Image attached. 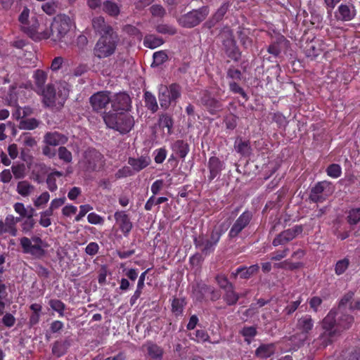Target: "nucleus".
<instances>
[{"label": "nucleus", "mask_w": 360, "mask_h": 360, "mask_svg": "<svg viewBox=\"0 0 360 360\" xmlns=\"http://www.w3.org/2000/svg\"><path fill=\"white\" fill-rule=\"evenodd\" d=\"M63 176V173L58 171H55L49 174L46 179L47 187L50 191L53 192L57 190L58 186L56 184V179L60 178Z\"/></svg>", "instance_id": "nucleus-30"}, {"label": "nucleus", "mask_w": 360, "mask_h": 360, "mask_svg": "<svg viewBox=\"0 0 360 360\" xmlns=\"http://www.w3.org/2000/svg\"><path fill=\"white\" fill-rule=\"evenodd\" d=\"M349 264V260L344 258L337 262L335 266V272L337 275H341L347 270Z\"/></svg>", "instance_id": "nucleus-45"}, {"label": "nucleus", "mask_w": 360, "mask_h": 360, "mask_svg": "<svg viewBox=\"0 0 360 360\" xmlns=\"http://www.w3.org/2000/svg\"><path fill=\"white\" fill-rule=\"evenodd\" d=\"M195 245L204 253L207 254L214 250L215 244H212L208 238L200 237L195 239Z\"/></svg>", "instance_id": "nucleus-25"}, {"label": "nucleus", "mask_w": 360, "mask_h": 360, "mask_svg": "<svg viewBox=\"0 0 360 360\" xmlns=\"http://www.w3.org/2000/svg\"><path fill=\"white\" fill-rule=\"evenodd\" d=\"M259 270V266L257 264L252 265L249 267H239L236 269L235 273H232L234 276L239 275L242 278H248L252 275L257 272Z\"/></svg>", "instance_id": "nucleus-26"}, {"label": "nucleus", "mask_w": 360, "mask_h": 360, "mask_svg": "<svg viewBox=\"0 0 360 360\" xmlns=\"http://www.w3.org/2000/svg\"><path fill=\"white\" fill-rule=\"evenodd\" d=\"M172 148L174 152L179 154V155L182 158H184L189 151L188 145L181 140L175 141L173 143Z\"/></svg>", "instance_id": "nucleus-29"}, {"label": "nucleus", "mask_w": 360, "mask_h": 360, "mask_svg": "<svg viewBox=\"0 0 360 360\" xmlns=\"http://www.w3.org/2000/svg\"><path fill=\"white\" fill-rule=\"evenodd\" d=\"M70 93V87L65 82L48 85L42 91L43 102L48 107L63 105Z\"/></svg>", "instance_id": "nucleus-3"}, {"label": "nucleus", "mask_w": 360, "mask_h": 360, "mask_svg": "<svg viewBox=\"0 0 360 360\" xmlns=\"http://www.w3.org/2000/svg\"><path fill=\"white\" fill-rule=\"evenodd\" d=\"M34 82L39 89H41L46 80V74L40 70H37L34 74Z\"/></svg>", "instance_id": "nucleus-46"}, {"label": "nucleus", "mask_w": 360, "mask_h": 360, "mask_svg": "<svg viewBox=\"0 0 360 360\" xmlns=\"http://www.w3.org/2000/svg\"><path fill=\"white\" fill-rule=\"evenodd\" d=\"M144 97L147 108L153 112H155L158 108L155 96L150 92L147 91L145 93Z\"/></svg>", "instance_id": "nucleus-38"}, {"label": "nucleus", "mask_w": 360, "mask_h": 360, "mask_svg": "<svg viewBox=\"0 0 360 360\" xmlns=\"http://www.w3.org/2000/svg\"><path fill=\"white\" fill-rule=\"evenodd\" d=\"M223 39V44L226 53L229 56L234 60H237L240 56L238 47L236 46V41L233 38L232 33L229 31L224 32L221 34Z\"/></svg>", "instance_id": "nucleus-13"}, {"label": "nucleus", "mask_w": 360, "mask_h": 360, "mask_svg": "<svg viewBox=\"0 0 360 360\" xmlns=\"http://www.w3.org/2000/svg\"><path fill=\"white\" fill-rule=\"evenodd\" d=\"M79 214L75 217L76 221H79L93 207L89 205H83L79 207Z\"/></svg>", "instance_id": "nucleus-62"}, {"label": "nucleus", "mask_w": 360, "mask_h": 360, "mask_svg": "<svg viewBox=\"0 0 360 360\" xmlns=\"http://www.w3.org/2000/svg\"><path fill=\"white\" fill-rule=\"evenodd\" d=\"M103 10L112 16H117L120 12V6L110 1H107L103 4Z\"/></svg>", "instance_id": "nucleus-36"}, {"label": "nucleus", "mask_w": 360, "mask_h": 360, "mask_svg": "<svg viewBox=\"0 0 360 360\" xmlns=\"http://www.w3.org/2000/svg\"><path fill=\"white\" fill-rule=\"evenodd\" d=\"M114 218L119 229L125 236H128L132 229V223L128 214L124 211H117L114 214Z\"/></svg>", "instance_id": "nucleus-15"}, {"label": "nucleus", "mask_w": 360, "mask_h": 360, "mask_svg": "<svg viewBox=\"0 0 360 360\" xmlns=\"http://www.w3.org/2000/svg\"><path fill=\"white\" fill-rule=\"evenodd\" d=\"M68 141V138L57 132H48L45 134L44 142L46 145H50L52 146H57L59 145L65 144Z\"/></svg>", "instance_id": "nucleus-21"}, {"label": "nucleus", "mask_w": 360, "mask_h": 360, "mask_svg": "<svg viewBox=\"0 0 360 360\" xmlns=\"http://www.w3.org/2000/svg\"><path fill=\"white\" fill-rule=\"evenodd\" d=\"M33 189V186L26 181H20L17 185L18 193L24 197L28 196Z\"/></svg>", "instance_id": "nucleus-35"}, {"label": "nucleus", "mask_w": 360, "mask_h": 360, "mask_svg": "<svg viewBox=\"0 0 360 360\" xmlns=\"http://www.w3.org/2000/svg\"><path fill=\"white\" fill-rule=\"evenodd\" d=\"M156 30L158 32L163 34L174 35L176 33V29L168 24H160L157 26Z\"/></svg>", "instance_id": "nucleus-43"}, {"label": "nucleus", "mask_w": 360, "mask_h": 360, "mask_svg": "<svg viewBox=\"0 0 360 360\" xmlns=\"http://www.w3.org/2000/svg\"><path fill=\"white\" fill-rule=\"evenodd\" d=\"M58 155L59 159L64 162L70 163L72 161V153L65 147L60 146L58 150Z\"/></svg>", "instance_id": "nucleus-48"}, {"label": "nucleus", "mask_w": 360, "mask_h": 360, "mask_svg": "<svg viewBox=\"0 0 360 360\" xmlns=\"http://www.w3.org/2000/svg\"><path fill=\"white\" fill-rule=\"evenodd\" d=\"M133 172L131 169L129 167L125 166L122 168L120 169L116 173H115V177L117 179H121L127 176H129L132 175Z\"/></svg>", "instance_id": "nucleus-59"}, {"label": "nucleus", "mask_w": 360, "mask_h": 360, "mask_svg": "<svg viewBox=\"0 0 360 360\" xmlns=\"http://www.w3.org/2000/svg\"><path fill=\"white\" fill-rule=\"evenodd\" d=\"M20 242L25 253L30 254L35 257L43 255V242L39 237L34 236L32 238L22 237L20 238Z\"/></svg>", "instance_id": "nucleus-9"}, {"label": "nucleus", "mask_w": 360, "mask_h": 360, "mask_svg": "<svg viewBox=\"0 0 360 360\" xmlns=\"http://www.w3.org/2000/svg\"><path fill=\"white\" fill-rule=\"evenodd\" d=\"M92 25L96 32L103 34H106V31L108 29H112L105 23L104 18L102 17L94 18Z\"/></svg>", "instance_id": "nucleus-34"}, {"label": "nucleus", "mask_w": 360, "mask_h": 360, "mask_svg": "<svg viewBox=\"0 0 360 360\" xmlns=\"http://www.w3.org/2000/svg\"><path fill=\"white\" fill-rule=\"evenodd\" d=\"M208 13L209 11L207 7H202L181 16L178 19V22L182 27L188 28L193 27L205 20Z\"/></svg>", "instance_id": "nucleus-8"}, {"label": "nucleus", "mask_w": 360, "mask_h": 360, "mask_svg": "<svg viewBox=\"0 0 360 360\" xmlns=\"http://www.w3.org/2000/svg\"><path fill=\"white\" fill-rule=\"evenodd\" d=\"M222 167L223 164L218 158L211 157L208 161V168L210 170L209 180L212 181L217 177L220 174Z\"/></svg>", "instance_id": "nucleus-23"}, {"label": "nucleus", "mask_w": 360, "mask_h": 360, "mask_svg": "<svg viewBox=\"0 0 360 360\" xmlns=\"http://www.w3.org/2000/svg\"><path fill=\"white\" fill-rule=\"evenodd\" d=\"M181 91L179 85L172 84L169 86L161 84L159 87L158 98L160 106L167 109L171 104L176 103L181 96Z\"/></svg>", "instance_id": "nucleus-7"}, {"label": "nucleus", "mask_w": 360, "mask_h": 360, "mask_svg": "<svg viewBox=\"0 0 360 360\" xmlns=\"http://www.w3.org/2000/svg\"><path fill=\"white\" fill-rule=\"evenodd\" d=\"M103 118L108 127L121 134H127L130 131L134 124V117L129 112H108L103 116Z\"/></svg>", "instance_id": "nucleus-4"}, {"label": "nucleus", "mask_w": 360, "mask_h": 360, "mask_svg": "<svg viewBox=\"0 0 360 360\" xmlns=\"http://www.w3.org/2000/svg\"><path fill=\"white\" fill-rule=\"evenodd\" d=\"M328 186V184L326 181L318 183L312 189L311 198L314 200H319L320 197L319 195L323 193Z\"/></svg>", "instance_id": "nucleus-39"}, {"label": "nucleus", "mask_w": 360, "mask_h": 360, "mask_svg": "<svg viewBox=\"0 0 360 360\" xmlns=\"http://www.w3.org/2000/svg\"><path fill=\"white\" fill-rule=\"evenodd\" d=\"M224 297L226 303L229 305L236 303L238 300V296L234 292L233 286L225 290V295Z\"/></svg>", "instance_id": "nucleus-42"}, {"label": "nucleus", "mask_w": 360, "mask_h": 360, "mask_svg": "<svg viewBox=\"0 0 360 360\" xmlns=\"http://www.w3.org/2000/svg\"><path fill=\"white\" fill-rule=\"evenodd\" d=\"M167 58V55L165 51H157L153 54V62L152 65L158 66L162 64Z\"/></svg>", "instance_id": "nucleus-52"}, {"label": "nucleus", "mask_w": 360, "mask_h": 360, "mask_svg": "<svg viewBox=\"0 0 360 360\" xmlns=\"http://www.w3.org/2000/svg\"><path fill=\"white\" fill-rule=\"evenodd\" d=\"M12 172L16 179L23 178L25 176V166L22 164L13 165L11 167Z\"/></svg>", "instance_id": "nucleus-54"}, {"label": "nucleus", "mask_w": 360, "mask_h": 360, "mask_svg": "<svg viewBox=\"0 0 360 360\" xmlns=\"http://www.w3.org/2000/svg\"><path fill=\"white\" fill-rule=\"evenodd\" d=\"M155 162L156 163H162L165 160L167 156V151L165 148H159L154 151Z\"/></svg>", "instance_id": "nucleus-57"}, {"label": "nucleus", "mask_w": 360, "mask_h": 360, "mask_svg": "<svg viewBox=\"0 0 360 360\" xmlns=\"http://www.w3.org/2000/svg\"><path fill=\"white\" fill-rule=\"evenodd\" d=\"M302 231V227L301 226H295L292 229H287L283 231L276 238L274 239L272 243L274 246L285 244L289 242L290 240H292L297 235L301 233Z\"/></svg>", "instance_id": "nucleus-14"}, {"label": "nucleus", "mask_w": 360, "mask_h": 360, "mask_svg": "<svg viewBox=\"0 0 360 360\" xmlns=\"http://www.w3.org/2000/svg\"><path fill=\"white\" fill-rule=\"evenodd\" d=\"M188 335L191 340L198 343L210 341L209 335L203 330H197L193 333H190Z\"/></svg>", "instance_id": "nucleus-32"}, {"label": "nucleus", "mask_w": 360, "mask_h": 360, "mask_svg": "<svg viewBox=\"0 0 360 360\" xmlns=\"http://www.w3.org/2000/svg\"><path fill=\"white\" fill-rule=\"evenodd\" d=\"M327 174L332 178H338L341 175L342 169L338 164H332L327 168Z\"/></svg>", "instance_id": "nucleus-51"}, {"label": "nucleus", "mask_w": 360, "mask_h": 360, "mask_svg": "<svg viewBox=\"0 0 360 360\" xmlns=\"http://www.w3.org/2000/svg\"><path fill=\"white\" fill-rule=\"evenodd\" d=\"M217 281L219 286L223 288L224 290L229 288V287H232L233 285L229 282L226 277L222 275L218 276L217 278Z\"/></svg>", "instance_id": "nucleus-63"}, {"label": "nucleus", "mask_w": 360, "mask_h": 360, "mask_svg": "<svg viewBox=\"0 0 360 360\" xmlns=\"http://www.w3.org/2000/svg\"><path fill=\"white\" fill-rule=\"evenodd\" d=\"M70 27V18L65 15H57L50 24L51 38L58 43L61 49H65L72 43Z\"/></svg>", "instance_id": "nucleus-2"}, {"label": "nucleus", "mask_w": 360, "mask_h": 360, "mask_svg": "<svg viewBox=\"0 0 360 360\" xmlns=\"http://www.w3.org/2000/svg\"><path fill=\"white\" fill-rule=\"evenodd\" d=\"M89 223L91 224H102L104 219L102 217L95 212H91L87 216Z\"/></svg>", "instance_id": "nucleus-56"}, {"label": "nucleus", "mask_w": 360, "mask_h": 360, "mask_svg": "<svg viewBox=\"0 0 360 360\" xmlns=\"http://www.w3.org/2000/svg\"><path fill=\"white\" fill-rule=\"evenodd\" d=\"M143 44L145 46L153 49L162 45L163 40L158 37L150 34L145 37Z\"/></svg>", "instance_id": "nucleus-33"}, {"label": "nucleus", "mask_w": 360, "mask_h": 360, "mask_svg": "<svg viewBox=\"0 0 360 360\" xmlns=\"http://www.w3.org/2000/svg\"><path fill=\"white\" fill-rule=\"evenodd\" d=\"M99 246L98 243L95 242L89 243L85 248V252L87 255L90 256H94L96 255L98 252Z\"/></svg>", "instance_id": "nucleus-60"}, {"label": "nucleus", "mask_w": 360, "mask_h": 360, "mask_svg": "<svg viewBox=\"0 0 360 360\" xmlns=\"http://www.w3.org/2000/svg\"><path fill=\"white\" fill-rule=\"evenodd\" d=\"M172 120L168 115H162L159 119V126L162 128L165 132V129L167 130V134L170 135L172 134Z\"/></svg>", "instance_id": "nucleus-37"}, {"label": "nucleus", "mask_w": 360, "mask_h": 360, "mask_svg": "<svg viewBox=\"0 0 360 360\" xmlns=\"http://www.w3.org/2000/svg\"><path fill=\"white\" fill-rule=\"evenodd\" d=\"M112 110L110 112H128L131 108V98L125 93H120L111 98Z\"/></svg>", "instance_id": "nucleus-11"}, {"label": "nucleus", "mask_w": 360, "mask_h": 360, "mask_svg": "<svg viewBox=\"0 0 360 360\" xmlns=\"http://www.w3.org/2000/svg\"><path fill=\"white\" fill-rule=\"evenodd\" d=\"M49 304L53 310L57 311L59 314L60 316H63L64 315L65 306L60 300L56 299L51 300Z\"/></svg>", "instance_id": "nucleus-44"}, {"label": "nucleus", "mask_w": 360, "mask_h": 360, "mask_svg": "<svg viewBox=\"0 0 360 360\" xmlns=\"http://www.w3.org/2000/svg\"><path fill=\"white\" fill-rule=\"evenodd\" d=\"M200 100L201 103L206 106L212 114L215 113L221 109V106L220 102L212 97L207 91H203Z\"/></svg>", "instance_id": "nucleus-20"}, {"label": "nucleus", "mask_w": 360, "mask_h": 360, "mask_svg": "<svg viewBox=\"0 0 360 360\" xmlns=\"http://www.w3.org/2000/svg\"><path fill=\"white\" fill-rule=\"evenodd\" d=\"M150 163V158L148 155L141 156L138 158H129L128 160V164L136 172L146 168Z\"/></svg>", "instance_id": "nucleus-24"}, {"label": "nucleus", "mask_w": 360, "mask_h": 360, "mask_svg": "<svg viewBox=\"0 0 360 360\" xmlns=\"http://www.w3.org/2000/svg\"><path fill=\"white\" fill-rule=\"evenodd\" d=\"M117 46V37L112 29L106 31L97 41L94 48V54L99 58L108 57L114 53Z\"/></svg>", "instance_id": "nucleus-6"}, {"label": "nucleus", "mask_w": 360, "mask_h": 360, "mask_svg": "<svg viewBox=\"0 0 360 360\" xmlns=\"http://www.w3.org/2000/svg\"><path fill=\"white\" fill-rule=\"evenodd\" d=\"M19 221L20 218L13 215H8L4 221L0 220V234L8 233L15 236L17 233L15 226Z\"/></svg>", "instance_id": "nucleus-16"}, {"label": "nucleus", "mask_w": 360, "mask_h": 360, "mask_svg": "<svg viewBox=\"0 0 360 360\" xmlns=\"http://www.w3.org/2000/svg\"><path fill=\"white\" fill-rule=\"evenodd\" d=\"M256 328L253 326L245 327L241 330V334L248 343H250V339L256 335Z\"/></svg>", "instance_id": "nucleus-53"}, {"label": "nucleus", "mask_w": 360, "mask_h": 360, "mask_svg": "<svg viewBox=\"0 0 360 360\" xmlns=\"http://www.w3.org/2000/svg\"><path fill=\"white\" fill-rule=\"evenodd\" d=\"M184 300L174 298L172 302V310L176 316L181 315L183 312Z\"/></svg>", "instance_id": "nucleus-47"}, {"label": "nucleus", "mask_w": 360, "mask_h": 360, "mask_svg": "<svg viewBox=\"0 0 360 360\" xmlns=\"http://www.w3.org/2000/svg\"><path fill=\"white\" fill-rule=\"evenodd\" d=\"M164 185V181L162 179H158L154 181L151 186V192L153 193V195L154 196L157 195L160 191Z\"/></svg>", "instance_id": "nucleus-64"}, {"label": "nucleus", "mask_w": 360, "mask_h": 360, "mask_svg": "<svg viewBox=\"0 0 360 360\" xmlns=\"http://www.w3.org/2000/svg\"><path fill=\"white\" fill-rule=\"evenodd\" d=\"M49 193L45 191L36 198V200L34 201V205L38 208L42 207L49 202Z\"/></svg>", "instance_id": "nucleus-50"}, {"label": "nucleus", "mask_w": 360, "mask_h": 360, "mask_svg": "<svg viewBox=\"0 0 360 360\" xmlns=\"http://www.w3.org/2000/svg\"><path fill=\"white\" fill-rule=\"evenodd\" d=\"M275 352L274 344H266L260 345L256 350V355L262 359H266L271 356Z\"/></svg>", "instance_id": "nucleus-27"}, {"label": "nucleus", "mask_w": 360, "mask_h": 360, "mask_svg": "<svg viewBox=\"0 0 360 360\" xmlns=\"http://www.w3.org/2000/svg\"><path fill=\"white\" fill-rule=\"evenodd\" d=\"M356 15L354 6L350 4H341L335 13V17L338 20L349 21Z\"/></svg>", "instance_id": "nucleus-18"}, {"label": "nucleus", "mask_w": 360, "mask_h": 360, "mask_svg": "<svg viewBox=\"0 0 360 360\" xmlns=\"http://www.w3.org/2000/svg\"><path fill=\"white\" fill-rule=\"evenodd\" d=\"M224 122L226 128L233 130L237 125V117L233 115H230L225 118Z\"/></svg>", "instance_id": "nucleus-61"}, {"label": "nucleus", "mask_w": 360, "mask_h": 360, "mask_svg": "<svg viewBox=\"0 0 360 360\" xmlns=\"http://www.w3.org/2000/svg\"><path fill=\"white\" fill-rule=\"evenodd\" d=\"M148 354L153 359H160L163 354L162 348L155 344L148 342L144 345Z\"/></svg>", "instance_id": "nucleus-28"}, {"label": "nucleus", "mask_w": 360, "mask_h": 360, "mask_svg": "<svg viewBox=\"0 0 360 360\" xmlns=\"http://www.w3.org/2000/svg\"><path fill=\"white\" fill-rule=\"evenodd\" d=\"M25 32L34 41L51 37L49 21L41 15L32 18V23L30 26H25Z\"/></svg>", "instance_id": "nucleus-5"}, {"label": "nucleus", "mask_w": 360, "mask_h": 360, "mask_svg": "<svg viewBox=\"0 0 360 360\" xmlns=\"http://www.w3.org/2000/svg\"><path fill=\"white\" fill-rule=\"evenodd\" d=\"M39 125V122L34 118L24 119L20 120L19 123V127L21 129L32 130L37 128Z\"/></svg>", "instance_id": "nucleus-41"}, {"label": "nucleus", "mask_w": 360, "mask_h": 360, "mask_svg": "<svg viewBox=\"0 0 360 360\" xmlns=\"http://www.w3.org/2000/svg\"><path fill=\"white\" fill-rule=\"evenodd\" d=\"M252 218L250 212H244L236 221L229 231V236L234 238L249 224Z\"/></svg>", "instance_id": "nucleus-17"}, {"label": "nucleus", "mask_w": 360, "mask_h": 360, "mask_svg": "<svg viewBox=\"0 0 360 360\" xmlns=\"http://www.w3.org/2000/svg\"><path fill=\"white\" fill-rule=\"evenodd\" d=\"M352 295V292L345 295L340 302L338 311H330L322 321L323 332L320 335V340L323 347L330 344L341 332L352 326L354 322L353 317L344 313L343 310Z\"/></svg>", "instance_id": "nucleus-1"}, {"label": "nucleus", "mask_w": 360, "mask_h": 360, "mask_svg": "<svg viewBox=\"0 0 360 360\" xmlns=\"http://www.w3.org/2000/svg\"><path fill=\"white\" fill-rule=\"evenodd\" d=\"M52 352L57 356H61L65 352V345L58 342H55L52 348Z\"/></svg>", "instance_id": "nucleus-58"}, {"label": "nucleus", "mask_w": 360, "mask_h": 360, "mask_svg": "<svg viewBox=\"0 0 360 360\" xmlns=\"http://www.w3.org/2000/svg\"><path fill=\"white\" fill-rule=\"evenodd\" d=\"M235 149L243 155H247L250 154V147L249 143L247 141H243L242 140L236 141L235 142Z\"/></svg>", "instance_id": "nucleus-40"}, {"label": "nucleus", "mask_w": 360, "mask_h": 360, "mask_svg": "<svg viewBox=\"0 0 360 360\" xmlns=\"http://www.w3.org/2000/svg\"><path fill=\"white\" fill-rule=\"evenodd\" d=\"M297 330L300 332L297 345L302 344L308 338L311 330L314 328V321L311 316L305 315L297 320Z\"/></svg>", "instance_id": "nucleus-10"}, {"label": "nucleus", "mask_w": 360, "mask_h": 360, "mask_svg": "<svg viewBox=\"0 0 360 360\" xmlns=\"http://www.w3.org/2000/svg\"><path fill=\"white\" fill-rule=\"evenodd\" d=\"M84 161L88 169H96L102 165V155L96 150H89L85 153Z\"/></svg>", "instance_id": "nucleus-19"}, {"label": "nucleus", "mask_w": 360, "mask_h": 360, "mask_svg": "<svg viewBox=\"0 0 360 360\" xmlns=\"http://www.w3.org/2000/svg\"><path fill=\"white\" fill-rule=\"evenodd\" d=\"M111 98L108 91H98L90 97V103L94 110L101 112L109 103Z\"/></svg>", "instance_id": "nucleus-12"}, {"label": "nucleus", "mask_w": 360, "mask_h": 360, "mask_svg": "<svg viewBox=\"0 0 360 360\" xmlns=\"http://www.w3.org/2000/svg\"><path fill=\"white\" fill-rule=\"evenodd\" d=\"M289 46V41L283 35H279L276 41L272 43L268 48V52L270 54L277 56L280 53L287 49Z\"/></svg>", "instance_id": "nucleus-22"}, {"label": "nucleus", "mask_w": 360, "mask_h": 360, "mask_svg": "<svg viewBox=\"0 0 360 360\" xmlns=\"http://www.w3.org/2000/svg\"><path fill=\"white\" fill-rule=\"evenodd\" d=\"M347 218L350 224H357L360 221V207L351 209Z\"/></svg>", "instance_id": "nucleus-49"}, {"label": "nucleus", "mask_w": 360, "mask_h": 360, "mask_svg": "<svg viewBox=\"0 0 360 360\" xmlns=\"http://www.w3.org/2000/svg\"><path fill=\"white\" fill-rule=\"evenodd\" d=\"M29 9L27 8H25L22 13H20L19 16V21L22 24V29L25 31V26H30V22H29Z\"/></svg>", "instance_id": "nucleus-55"}, {"label": "nucleus", "mask_w": 360, "mask_h": 360, "mask_svg": "<svg viewBox=\"0 0 360 360\" xmlns=\"http://www.w3.org/2000/svg\"><path fill=\"white\" fill-rule=\"evenodd\" d=\"M212 292L213 290L211 288L205 285H202L200 286L199 285L197 287V288L194 289L193 292V296L196 300L201 301L206 295V294Z\"/></svg>", "instance_id": "nucleus-31"}]
</instances>
